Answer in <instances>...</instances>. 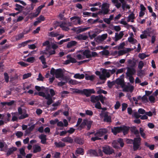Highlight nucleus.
Returning a JSON list of instances; mask_svg holds the SVG:
<instances>
[{
    "mask_svg": "<svg viewBox=\"0 0 158 158\" xmlns=\"http://www.w3.org/2000/svg\"><path fill=\"white\" fill-rule=\"evenodd\" d=\"M95 91L94 89H84L82 90V94L86 96L87 97H89L92 94H94Z\"/></svg>",
    "mask_w": 158,
    "mask_h": 158,
    "instance_id": "12",
    "label": "nucleus"
},
{
    "mask_svg": "<svg viewBox=\"0 0 158 158\" xmlns=\"http://www.w3.org/2000/svg\"><path fill=\"white\" fill-rule=\"evenodd\" d=\"M131 131L135 135L136 137H140L139 131L137 129L136 127H131Z\"/></svg>",
    "mask_w": 158,
    "mask_h": 158,
    "instance_id": "16",
    "label": "nucleus"
},
{
    "mask_svg": "<svg viewBox=\"0 0 158 158\" xmlns=\"http://www.w3.org/2000/svg\"><path fill=\"white\" fill-rule=\"evenodd\" d=\"M148 56L149 55H146L144 53H142V54L140 53L139 55V57L141 59H143L146 58V57H148Z\"/></svg>",
    "mask_w": 158,
    "mask_h": 158,
    "instance_id": "49",
    "label": "nucleus"
},
{
    "mask_svg": "<svg viewBox=\"0 0 158 158\" xmlns=\"http://www.w3.org/2000/svg\"><path fill=\"white\" fill-rule=\"evenodd\" d=\"M4 77L6 82V83L8 82L9 80V77L7 73H4Z\"/></svg>",
    "mask_w": 158,
    "mask_h": 158,
    "instance_id": "52",
    "label": "nucleus"
},
{
    "mask_svg": "<svg viewBox=\"0 0 158 158\" xmlns=\"http://www.w3.org/2000/svg\"><path fill=\"white\" fill-rule=\"evenodd\" d=\"M92 123L93 121H92L88 120L87 119H84L80 125L78 129L80 128V130H81L85 128V126H87L86 130L87 131H89L91 128Z\"/></svg>",
    "mask_w": 158,
    "mask_h": 158,
    "instance_id": "2",
    "label": "nucleus"
},
{
    "mask_svg": "<svg viewBox=\"0 0 158 158\" xmlns=\"http://www.w3.org/2000/svg\"><path fill=\"white\" fill-rule=\"evenodd\" d=\"M78 40H85L88 38V37L87 35H83L79 34L77 35L76 37Z\"/></svg>",
    "mask_w": 158,
    "mask_h": 158,
    "instance_id": "27",
    "label": "nucleus"
},
{
    "mask_svg": "<svg viewBox=\"0 0 158 158\" xmlns=\"http://www.w3.org/2000/svg\"><path fill=\"white\" fill-rule=\"evenodd\" d=\"M127 107V105L125 103H123L122 104V111H124L125 110Z\"/></svg>",
    "mask_w": 158,
    "mask_h": 158,
    "instance_id": "63",
    "label": "nucleus"
},
{
    "mask_svg": "<svg viewBox=\"0 0 158 158\" xmlns=\"http://www.w3.org/2000/svg\"><path fill=\"white\" fill-rule=\"evenodd\" d=\"M17 150V148L15 147H12L10 148H9L8 150L6 152V155L8 156L12 154L15 151H16Z\"/></svg>",
    "mask_w": 158,
    "mask_h": 158,
    "instance_id": "25",
    "label": "nucleus"
},
{
    "mask_svg": "<svg viewBox=\"0 0 158 158\" xmlns=\"http://www.w3.org/2000/svg\"><path fill=\"white\" fill-rule=\"evenodd\" d=\"M108 132V130L106 128H101L98 130L94 134L95 136H98L99 137H102L105 135Z\"/></svg>",
    "mask_w": 158,
    "mask_h": 158,
    "instance_id": "8",
    "label": "nucleus"
},
{
    "mask_svg": "<svg viewBox=\"0 0 158 158\" xmlns=\"http://www.w3.org/2000/svg\"><path fill=\"white\" fill-rule=\"evenodd\" d=\"M110 7L109 4L106 3L104 2L102 3V10L99 11V13H102L103 15H105L107 14L110 11L109 9Z\"/></svg>",
    "mask_w": 158,
    "mask_h": 158,
    "instance_id": "4",
    "label": "nucleus"
},
{
    "mask_svg": "<svg viewBox=\"0 0 158 158\" xmlns=\"http://www.w3.org/2000/svg\"><path fill=\"white\" fill-rule=\"evenodd\" d=\"M67 57L69 59L70 63H75L77 62L76 59L74 58L71 57L70 55H68Z\"/></svg>",
    "mask_w": 158,
    "mask_h": 158,
    "instance_id": "40",
    "label": "nucleus"
},
{
    "mask_svg": "<svg viewBox=\"0 0 158 158\" xmlns=\"http://www.w3.org/2000/svg\"><path fill=\"white\" fill-rule=\"evenodd\" d=\"M61 140L64 142H68L70 143H72L73 140V139L70 137L67 136L63 138Z\"/></svg>",
    "mask_w": 158,
    "mask_h": 158,
    "instance_id": "26",
    "label": "nucleus"
},
{
    "mask_svg": "<svg viewBox=\"0 0 158 158\" xmlns=\"http://www.w3.org/2000/svg\"><path fill=\"white\" fill-rule=\"evenodd\" d=\"M107 37V34H103L101 36H98L96 39V41L98 42H102L105 40Z\"/></svg>",
    "mask_w": 158,
    "mask_h": 158,
    "instance_id": "14",
    "label": "nucleus"
},
{
    "mask_svg": "<svg viewBox=\"0 0 158 158\" xmlns=\"http://www.w3.org/2000/svg\"><path fill=\"white\" fill-rule=\"evenodd\" d=\"M54 144L57 148H62L65 146V143L61 141H60L58 143L57 142H55Z\"/></svg>",
    "mask_w": 158,
    "mask_h": 158,
    "instance_id": "30",
    "label": "nucleus"
},
{
    "mask_svg": "<svg viewBox=\"0 0 158 158\" xmlns=\"http://www.w3.org/2000/svg\"><path fill=\"white\" fill-rule=\"evenodd\" d=\"M15 6L16 7V8H15V9L17 11H19L21 10L23 8V6L18 4H16Z\"/></svg>",
    "mask_w": 158,
    "mask_h": 158,
    "instance_id": "44",
    "label": "nucleus"
},
{
    "mask_svg": "<svg viewBox=\"0 0 158 158\" xmlns=\"http://www.w3.org/2000/svg\"><path fill=\"white\" fill-rule=\"evenodd\" d=\"M79 52H82V54L86 56V58H91V51L89 49H86L83 50H80Z\"/></svg>",
    "mask_w": 158,
    "mask_h": 158,
    "instance_id": "15",
    "label": "nucleus"
},
{
    "mask_svg": "<svg viewBox=\"0 0 158 158\" xmlns=\"http://www.w3.org/2000/svg\"><path fill=\"white\" fill-rule=\"evenodd\" d=\"M37 19L40 21V23L42 21H43L45 20V18L44 16L42 15H40L39 17H38Z\"/></svg>",
    "mask_w": 158,
    "mask_h": 158,
    "instance_id": "51",
    "label": "nucleus"
},
{
    "mask_svg": "<svg viewBox=\"0 0 158 158\" xmlns=\"http://www.w3.org/2000/svg\"><path fill=\"white\" fill-rule=\"evenodd\" d=\"M47 136L44 134H41L39 136V138L41 139V143L43 144H46Z\"/></svg>",
    "mask_w": 158,
    "mask_h": 158,
    "instance_id": "23",
    "label": "nucleus"
},
{
    "mask_svg": "<svg viewBox=\"0 0 158 158\" xmlns=\"http://www.w3.org/2000/svg\"><path fill=\"white\" fill-rule=\"evenodd\" d=\"M24 33H22L19 34L16 37V39L17 40H20L21 38L24 37Z\"/></svg>",
    "mask_w": 158,
    "mask_h": 158,
    "instance_id": "47",
    "label": "nucleus"
},
{
    "mask_svg": "<svg viewBox=\"0 0 158 158\" xmlns=\"http://www.w3.org/2000/svg\"><path fill=\"white\" fill-rule=\"evenodd\" d=\"M108 112H103L101 113L100 115L101 116H103L104 117L103 120L105 122L110 123L111 122V117L110 115H108Z\"/></svg>",
    "mask_w": 158,
    "mask_h": 158,
    "instance_id": "7",
    "label": "nucleus"
},
{
    "mask_svg": "<svg viewBox=\"0 0 158 158\" xmlns=\"http://www.w3.org/2000/svg\"><path fill=\"white\" fill-rule=\"evenodd\" d=\"M155 98L152 95H151L149 97V100L151 103H154L155 102Z\"/></svg>",
    "mask_w": 158,
    "mask_h": 158,
    "instance_id": "53",
    "label": "nucleus"
},
{
    "mask_svg": "<svg viewBox=\"0 0 158 158\" xmlns=\"http://www.w3.org/2000/svg\"><path fill=\"white\" fill-rule=\"evenodd\" d=\"M84 153V149L81 148H78L76 151V154H79L81 155H83Z\"/></svg>",
    "mask_w": 158,
    "mask_h": 158,
    "instance_id": "35",
    "label": "nucleus"
},
{
    "mask_svg": "<svg viewBox=\"0 0 158 158\" xmlns=\"http://www.w3.org/2000/svg\"><path fill=\"white\" fill-rule=\"evenodd\" d=\"M141 138L140 137H135L134 139L133 149L134 151L139 149L141 144Z\"/></svg>",
    "mask_w": 158,
    "mask_h": 158,
    "instance_id": "3",
    "label": "nucleus"
},
{
    "mask_svg": "<svg viewBox=\"0 0 158 158\" xmlns=\"http://www.w3.org/2000/svg\"><path fill=\"white\" fill-rule=\"evenodd\" d=\"M70 20L72 21L73 23L75 24H77L81 25L82 23V21L81 20L80 17L77 16H74L70 18Z\"/></svg>",
    "mask_w": 158,
    "mask_h": 158,
    "instance_id": "9",
    "label": "nucleus"
},
{
    "mask_svg": "<svg viewBox=\"0 0 158 158\" xmlns=\"http://www.w3.org/2000/svg\"><path fill=\"white\" fill-rule=\"evenodd\" d=\"M31 73H27L23 74V79H25L31 77Z\"/></svg>",
    "mask_w": 158,
    "mask_h": 158,
    "instance_id": "50",
    "label": "nucleus"
},
{
    "mask_svg": "<svg viewBox=\"0 0 158 158\" xmlns=\"http://www.w3.org/2000/svg\"><path fill=\"white\" fill-rule=\"evenodd\" d=\"M50 74L53 75H55L57 78H60L64 76L63 70L61 68L55 69L53 68H52L50 70Z\"/></svg>",
    "mask_w": 158,
    "mask_h": 158,
    "instance_id": "1",
    "label": "nucleus"
},
{
    "mask_svg": "<svg viewBox=\"0 0 158 158\" xmlns=\"http://www.w3.org/2000/svg\"><path fill=\"white\" fill-rule=\"evenodd\" d=\"M112 2L115 4V6L118 9L121 6V4L118 2V0H112Z\"/></svg>",
    "mask_w": 158,
    "mask_h": 158,
    "instance_id": "33",
    "label": "nucleus"
},
{
    "mask_svg": "<svg viewBox=\"0 0 158 158\" xmlns=\"http://www.w3.org/2000/svg\"><path fill=\"white\" fill-rule=\"evenodd\" d=\"M127 72L126 73L127 76H133L136 73V70L134 68L127 67L126 68Z\"/></svg>",
    "mask_w": 158,
    "mask_h": 158,
    "instance_id": "11",
    "label": "nucleus"
},
{
    "mask_svg": "<svg viewBox=\"0 0 158 158\" xmlns=\"http://www.w3.org/2000/svg\"><path fill=\"white\" fill-rule=\"evenodd\" d=\"M35 60V58L34 57H31L26 60V61L29 63H33Z\"/></svg>",
    "mask_w": 158,
    "mask_h": 158,
    "instance_id": "43",
    "label": "nucleus"
},
{
    "mask_svg": "<svg viewBox=\"0 0 158 158\" xmlns=\"http://www.w3.org/2000/svg\"><path fill=\"white\" fill-rule=\"evenodd\" d=\"M20 153L23 156H25L26 155V153L25 152L24 149L22 148L19 149Z\"/></svg>",
    "mask_w": 158,
    "mask_h": 158,
    "instance_id": "62",
    "label": "nucleus"
},
{
    "mask_svg": "<svg viewBox=\"0 0 158 158\" xmlns=\"http://www.w3.org/2000/svg\"><path fill=\"white\" fill-rule=\"evenodd\" d=\"M16 135L18 138H19L22 136L23 135V133L22 132L20 131H18L15 134Z\"/></svg>",
    "mask_w": 158,
    "mask_h": 158,
    "instance_id": "56",
    "label": "nucleus"
},
{
    "mask_svg": "<svg viewBox=\"0 0 158 158\" xmlns=\"http://www.w3.org/2000/svg\"><path fill=\"white\" fill-rule=\"evenodd\" d=\"M39 59L40 60L42 64H46V58H45L44 56V55H42L39 57Z\"/></svg>",
    "mask_w": 158,
    "mask_h": 158,
    "instance_id": "38",
    "label": "nucleus"
},
{
    "mask_svg": "<svg viewBox=\"0 0 158 158\" xmlns=\"http://www.w3.org/2000/svg\"><path fill=\"white\" fill-rule=\"evenodd\" d=\"M31 41V40H28L25 42H23L21 44H19V48H21L22 47H24L27 44L29 43Z\"/></svg>",
    "mask_w": 158,
    "mask_h": 158,
    "instance_id": "45",
    "label": "nucleus"
},
{
    "mask_svg": "<svg viewBox=\"0 0 158 158\" xmlns=\"http://www.w3.org/2000/svg\"><path fill=\"white\" fill-rule=\"evenodd\" d=\"M45 2L44 3L43 5H41L38 6L36 9V12L39 15L40 13L41 10L42 8L45 6Z\"/></svg>",
    "mask_w": 158,
    "mask_h": 158,
    "instance_id": "34",
    "label": "nucleus"
},
{
    "mask_svg": "<svg viewBox=\"0 0 158 158\" xmlns=\"http://www.w3.org/2000/svg\"><path fill=\"white\" fill-rule=\"evenodd\" d=\"M100 95L97 96H95L94 95L91 96L90 97L91 102L94 103L98 102L100 99Z\"/></svg>",
    "mask_w": 158,
    "mask_h": 158,
    "instance_id": "21",
    "label": "nucleus"
},
{
    "mask_svg": "<svg viewBox=\"0 0 158 158\" xmlns=\"http://www.w3.org/2000/svg\"><path fill=\"white\" fill-rule=\"evenodd\" d=\"M103 152L107 155L114 153V151L111 147L108 145H105L102 147Z\"/></svg>",
    "mask_w": 158,
    "mask_h": 158,
    "instance_id": "5",
    "label": "nucleus"
},
{
    "mask_svg": "<svg viewBox=\"0 0 158 158\" xmlns=\"http://www.w3.org/2000/svg\"><path fill=\"white\" fill-rule=\"evenodd\" d=\"M39 15L36 12H35L32 13L30 14L29 15V17L31 19H32L34 18L37 17Z\"/></svg>",
    "mask_w": 158,
    "mask_h": 158,
    "instance_id": "39",
    "label": "nucleus"
},
{
    "mask_svg": "<svg viewBox=\"0 0 158 158\" xmlns=\"http://www.w3.org/2000/svg\"><path fill=\"white\" fill-rule=\"evenodd\" d=\"M115 84V82L114 81H107V86L110 88H111L112 86Z\"/></svg>",
    "mask_w": 158,
    "mask_h": 158,
    "instance_id": "37",
    "label": "nucleus"
},
{
    "mask_svg": "<svg viewBox=\"0 0 158 158\" xmlns=\"http://www.w3.org/2000/svg\"><path fill=\"white\" fill-rule=\"evenodd\" d=\"M77 43V42L75 41L72 40L68 43L67 45V47L68 48H69L73 46L76 45Z\"/></svg>",
    "mask_w": 158,
    "mask_h": 158,
    "instance_id": "29",
    "label": "nucleus"
},
{
    "mask_svg": "<svg viewBox=\"0 0 158 158\" xmlns=\"http://www.w3.org/2000/svg\"><path fill=\"white\" fill-rule=\"evenodd\" d=\"M44 77L42 76L41 74L40 73L39 74L38 77L37 78V80L40 81H43Z\"/></svg>",
    "mask_w": 158,
    "mask_h": 158,
    "instance_id": "57",
    "label": "nucleus"
},
{
    "mask_svg": "<svg viewBox=\"0 0 158 158\" xmlns=\"http://www.w3.org/2000/svg\"><path fill=\"white\" fill-rule=\"evenodd\" d=\"M85 75L83 74H80L79 73H76L74 76V78L80 79H83Z\"/></svg>",
    "mask_w": 158,
    "mask_h": 158,
    "instance_id": "32",
    "label": "nucleus"
},
{
    "mask_svg": "<svg viewBox=\"0 0 158 158\" xmlns=\"http://www.w3.org/2000/svg\"><path fill=\"white\" fill-rule=\"evenodd\" d=\"M124 34L123 31H120L118 34V33H116L115 35V39L114 41H117L121 39L123 36Z\"/></svg>",
    "mask_w": 158,
    "mask_h": 158,
    "instance_id": "20",
    "label": "nucleus"
},
{
    "mask_svg": "<svg viewBox=\"0 0 158 158\" xmlns=\"http://www.w3.org/2000/svg\"><path fill=\"white\" fill-rule=\"evenodd\" d=\"M89 27H85L84 28L81 27H79L75 29L74 31L77 34H78L81 32L84 31L89 28Z\"/></svg>",
    "mask_w": 158,
    "mask_h": 158,
    "instance_id": "19",
    "label": "nucleus"
},
{
    "mask_svg": "<svg viewBox=\"0 0 158 158\" xmlns=\"http://www.w3.org/2000/svg\"><path fill=\"white\" fill-rule=\"evenodd\" d=\"M74 141L76 143L79 144H82L83 143V139L78 137H76L74 139Z\"/></svg>",
    "mask_w": 158,
    "mask_h": 158,
    "instance_id": "31",
    "label": "nucleus"
},
{
    "mask_svg": "<svg viewBox=\"0 0 158 158\" xmlns=\"http://www.w3.org/2000/svg\"><path fill=\"white\" fill-rule=\"evenodd\" d=\"M119 1L122 4V8L123 9L125 10L126 5V2L125 0H119Z\"/></svg>",
    "mask_w": 158,
    "mask_h": 158,
    "instance_id": "46",
    "label": "nucleus"
},
{
    "mask_svg": "<svg viewBox=\"0 0 158 158\" xmlns=\"http://www.w3.org/2000/svg\"><path fill=\"white\" fill-rule=\"evenodd\" d=\"M115 82V84L120 85L122 88H123V86L124 85V79L123 78H118L116 80Z\"/></svg>",
    "mask_w": 158,
    "mask_h": 158,
    "instance_id": "18",
    "label": "nucleus"
},
{
    "mask_svg": "<svg viewBox=\"0 0 158 158\" xmlns=\"http://www.w3.org/2000/svg\"><path fill=\"white\" fill-rule=\"evenodd\" d=\"M59 120L58 119L56 118L54 120H52L50 121V123L51 124L54 125L57 123Z\"/></svg>",
    "mask_w": 158,
    "mask_h": 158,
    "instance_id": "61",
    "label": "nucleus"
},
{
    "mask_svg": "<svg viewBox=\"0 0 158 158\" xmlns=\"http://www.w3.org/2000/svg\"><path fill=\"white\" fill-rule=\"evenodd\" d=\"M103 55L108 56L109 54V52L108 50H105L101 52Z\"/></svg>",
    "mask_w": 158,
    "mask_h": 158,
    "instance_id": "58",
    "label": "nucleus"
},
{
    "mask_svg": "<svg viewBox=\"0 0 158 158\" xmlns=\"http://www.w3.org/2000/svg\"><path fill=\"white\" fill-rule=\"evenodd\" d=\"M15 102V101L12 100L10 102H3V104L4 105H7L9 106H11Z\"/></svg>",
    "mask_w": 158,
    "mask_h": 158,
    "instance_id": "42",
    "label": "nucleus"
},
{
    "mask_svg": "<svg viewBox=\"0 0 158 158\" xmlns=\"http://www.w3.org/2000/svg\"><path fill=\"white\" fill-rule=\"evenodd\" d=\"M85 79L86 80H90L91 81H93L94 79V77L93 75L89 76L87 74H85Z\"/></svg>",
    "mask_w": 158,
    "mask_h": 158,
    "instance_id": "41",
    "label": "nucleus"
},
{
    "mask_svg": "<svg viewBox=\"0 0 158 158\" xmlns=\"http://www.w3.org/2000/svg\"><path fill=\"white\" fill-rule=\"evenodd\" d=\"M144 66V63L142 61H140L138 64V68L139 69H142L143 66Z\"/></svg>",
    "mask_w": 158,
    "mask_h": 158,
    "instance_id": "54",
    "label": "nucleus"
},
{
    "mask_svg": "<svg viewBox=\"0 0 158 158\" xmlns=\"http://www.w3.org/2000/svg\"><path fill=\"white\" fill-rule=\"evenodd\" d=\"M88 152L90 154L94 156H96L98 155L97 152L95 150L90 149Z\"/></svg>",
    "mask_w": 158,
    "mask_h": 158,
    "instance_id": "48",
    "label": "nucleus"
},
{
    "mask_svg": "<svg viewBox=\"0 0 158 158\" xmlns=\"http://www.w3.org/2000/svg\"><path fill=\"white\" fill-rule=\"evenodd\" d=\"M70 40V38H67L66 39L63 40H60L58 44L59 45L62 44L64 43L69 41Z\"/></svg>",
    "mask_w": 158,
    "mask_h": 158,
    "instance_id": "59",
    "label": "nucleus"
},
{
    "mask_svg": "<svg viewBox=\"0 0 158 158\" xmlns=\"http://www.w3.org/2000/svg\"><path fill=\"white\" fill-rule=\"evenodd\" d=\"M57 26H59L62 29L65 31H68L69 30V28L66 27V26H71V23L70 22H69L68 23L64 22H56Z\"/></svg>",
    "mask_w": 158,
    "mask_h": 158,
    "instance_id": "6",
    "label": "nucleus"
},
{
    "mask_svg": "<svg viewBox=\"0 0 158 158\" xmlns=\"http://www.w3.org/2000/svg\"><path fill=\"white\" fill-rule=\"evenodd\" d=\"M120 105V103L118 101L116 102L114 105V108L116 110L118 109Z\"/></svg>",
    "mask_w": 158,
    "mask_h": 158,
    "instance_id": "64",
    "label": "nucleus"
},
{
    "mask_svg": "<svg viewBox=\"0 0 158 158\" xmlns=\"http://www.w3.org/2000/svg\"><path fill=\"white\" fill-rule=\"evenodd\" d=\"M95 137H92L91 138V140L93 142H95L96 140H101V138L98 137L99 136H95Z\"/></svg>",
    "mask_w": 158,
    "mask_h": 158,
    "instance_id": "60",
    "label": "nucleus"
},
{
    "mask_svg": "<svg viewBox=\"0 0 158 158\" xmlns=\"http://www.w3.org/2000/svg\"><path fill=\"white\" fill-rule=\"evenodd\" d=\"M127 63L129 64V67L134 68L136 64V60L134 58L132 60L129 59L127 60Z\"/></svg>",
    "mask_w": 158,
    "mask_h": 158,
    "instance_id": "24",
    "label": "nucleus"
},
{
    "mask_svg": "<svg viewBox=\"0 0 158 158\" xmlns=\"http://www.w3.org/2000/svg\"><path fill=\"white\" fill-rule=\"evenodd\" d=\"M41 147L37 145H35L33 147V152L34 153H36L41 151Z\"/></svg>",
    "mask_w": 158,
    "mask_h": 158,
    "instance_id": "28",
    "label": "nucleus"
},
{
    "mask_svg": "<svg viewBox=\"0 0 158 158\" xmlns=\"http://www.w3.org/2000/svg\"><path fill=\"white\" fill-rule=\"evenodd\" d=\"M121 127V132H123L124 135H126L128 133L130 129L129 127L123 125L122 127Z\"/></svg>",
    "mask_w": 158,
    "mask_h": 158,
    "instance_id": "22",
    "label": "nucleus"
},
{
    "mask_svg": "<svg viewBox=\"0 0 158 158\" xmlns=\"http://www.w3.org/2000/svg\"><path fill=\"white\" fill-rule=\"evenodd\" d=\"M95 107L96 108H97L99 110H101L102 107L101 106V104L100 102H97L95 104Z\"/></svg>",
    "mask_w": 158,
    "mask_h": 158,
    "instance_id": "55",
    "label": "nucleus"
},
{
    "mask_svg": "<svg viewBox=\"0 0 158 158\" xmlns=\"http://www.w3.org/2000/svg\"><path fill=\"white\" fill-rule=\"evenodd\" d=\"M111 132L115 135H116L118 133L121 132V127H114L113 128H111Z\"/></svg>",
    "mask_w": 158,
    "mask_h": 158,
    "instance_id": "17",
    "label": "nucleus"
},
{
    "mask_svg": "<svg viewBox=\"0 0 158 158\" xmlns=\"http://www.w3.org/2000/svg\"><path fill=\"white\" fill-rule=\"evenodd\" d=\"M123 91L125 92H130L132 93L134 90V86L132 85H124L123 86Z\"/></svg>",
    "mask_w": 158,
    "mask_h": 158,
    "instance_id": "13",
    "label": "nucleus"
},
{
    "mask_svg": "<svg viewBox=\"0 0 158 158\" xmlns=\"http://www.w3.org/2000/svg\"><path fill=\"white\" fill-rule=\"evenodd\" d=\"M18 111L19 114L21 115L19 117V119H23L29 116L28 114L26 113H24L23 114V110L22 108L19 107L18 108Z\"/></svg>",
    "mask_w": 158,
    "mask_h": 158,
    "instance_id": "10",
    "label": "nucleus"
},
{
    "mask_svg": "<svg viewBox=\"0 0 158 158\" xmlns=\"http://www.w3.org/2000/svg\"><path fill=\"white\" fill-rule=\"evenodd\" d=\"M102 73L103 74H104L106 77L109 78L110 77V72H107V70L105 69H103Z\"/></svg>",
    "mask_w": 158,
    "mask_h": 158,
    "instance_id": "36",
    "label": "nucleus"
}]
</instances>
